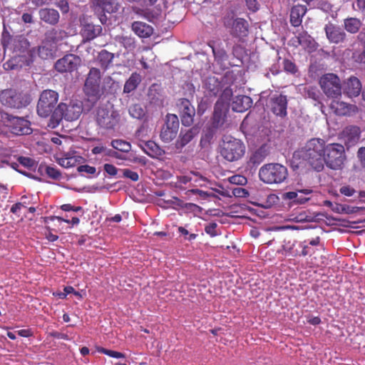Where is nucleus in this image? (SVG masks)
<instances>
[{
    "label": "nucleus",
    "instance_id": "nucleus-1",
    "mask_svg": "<svg viewBox=\"0 0 365 365\" xmlns=\"http://www.w3.org/2000/svg\"><path fill=\"white\" fill-rule=\"evenodd\" d=\"M327 145L321 138H312L298 152L299 158L306 161L313 170L322 171L324 168V153Z\"/></svg>",
    "mask_w": 365,
    "mask_h": 365
},
{
    "label": "nucleus",
    "instance_id": "nucleus-2",
    "mask_svg": "<svg viewBox=\"0 0 365 365\" xmlns=\"http://www.w3.org/2000/svg\"><path fill=\"white\" fill-rule=\"evenodd\" d=\"M288 169L282 164L271 163L263 165L259 170V178L264 183L273 185L284 182L288 178Z\"/></svg>",
    "mask_w": 365,
    "mask_h": 365
},
{
    "label": "nucleus",
    "instance_id": "nucleus-3",
    "mask_svg": "<svg viewBox=\"0 0 365 365\" xmlns=\"http://www.w3.org/2000/svg\"><path fill=\"white\" fill-rule=\"evenodd\" d=\"M82 110V106L79 103L71 102L69 104L61 103L54 110L48 125L55 128L63 118L68 121L76 120L80 117Z\"/></svg>",
    "mask_w": 365,
    "mask_h": 365
},
{
    "label": "nucleus",
    "instance_id": "nucleus-4",
    "mask_svg": "<svg viewBox=\"0 0 365 365\" xmlns=\"http://www.w3.org/2000/svg\"><path fill=\"white\" fill-rule=\"evenodd\" d=\"M246 146L240 139L230 135L223 137L220 145V155L228 162H236L245 155Z\"/></svg>",
    "mask_w": 365,
    "mask_h": 365
},
{
    "label": "nucleus",
    "instance_id": "nucleus-5",
    "mask_svg": "<svg viewBox=\"0 0 365 365\" xmlns=\"http://www.w3.org/2000/svg\"><path fill=\"white\" fill-rule=\"evenodd\" d=\"M324 164L332 170H341L346 160L344 148L339 143L327 144L324 153Z\"/></svg>",
    "mask_w": 365,
    "mask_h": 365
},
{
    "label": "nucleus",
    "instance_id": "nucleus-6",
    "mask_svg": "<svg viewBox=\"0 0 365 365\" xmlns=\"http://www.w3.org/2000/svg\"><path fill=\"white\" fill-rule=\"evenodd\" d=\"M120 115L113 106L99 107L96 113L97 124L102 128L112 130L118 125Z\"/></svg>",
    "mask_w": 365,
    "mask_h": 365
},
{
    "label": "nucleus",
    "instance_id": "nucleus-7",
    "mask_svg": "<svg viewBox=\"0 0 365 365\" xmlns=\"http://www.w3.org/2000/svg\"><path fill=\"white\" fill-rule=\"evenodd\" d=\"M58 101V93L53 90L43 91L37 103V113L42 118L52 115Z\"/></svg>",
    "mask_w": 365,
    "mask_h": 365
},
{
    "label": "nucleus",
    "instance_id": "nucleus-8",
    "mask_svg": "<svg viewBox=\"0 0 365 365\" xmlns=\"http://www.w3.org/2000/svg\"><path fill=\"white\" fill-rule=\"evenodd\" d=\"M101 74L99 69L91 68L86 79L83 91L90 101H96L101 96Z\"/></svg>",
    "mask_w": 365,
    "mask_h": 365
},
{
    "label": "nucleus",
    "instance_id": "nucleus-9",
    "mask_svg": "<svg viewBox=\"0 0 365 365\" xmlns=\"http://www.w3.org/2000/svg\"><path fill=\"white\" fill-rule=\"evenodd\" d=\"M320 87L324 93L331 98H336L341 94V83L339 78L334 73H326L319 79Z\"/></svg>",
    "mask_w": 365,
    "mask_h": 365
},
{
    "label": "nucleus",
    "instance_id": "nucleus-10",
    "mask_svg": "<svg viewBox=\"0 0 365 365\" xmlns=\"http://www.w3.org/2000/svg\"><path fill=\"white\" fill-rule=\"evenodd\" d=\"M4 123L9 131L14 135H29L32 133L31 123L25 118L6 114Z\"/></svg>",
    "mask_w": 365,
    "mask_h": 365
},
{
    "label": "nucleus",
    "instance_id": "nucleus-11",
    "mask_svg": "<svg viewBox=\"0 0 365 365\" xmlns=\"http://www.w3.org/2000/svg\"><path fill=\"white\" fill-rule=\"evenodd\" d=\"M0 102L5 106L13 108L25 107L29 101L21 93L12 89H6L0 92Z\"/></svg>",
    "mask_w": 365,
    "mask_h": 365
},
{
    "label": "nucleus",
    "instance_id": "nucleus-12",
    "mask_svg": "<svg viewBox=\"0 0 365 365\" xmlns=\"http://www.w3.org/2000/svg\"><path fill=\"white\" fill-rule=\"evenodd\" d=\"M179 119L175 114H168L161 128V140L170 142L177 135L179 130Z\"/></svg>",
    "mask_w": 365,
    "mask_h": 365
},
{
    "label": "nucleus",
    "instance_id": "nucleus-13",
    "mask_svg": "<svg viewBox=\"0 0 365 365\" xmlns=\"http://www.w3.org/2000/svg\"><path fill=\"white\" fill-rule=\"evenodd\" d=\"M1 42L4 47L13 49L20 53L25 52L29 48V42L23 36L11 38L8 32L4 31L1 36Z\"/></svg>",
    "mask_w": 365,
    "mask_h": 365
},
{
    "label": "nucleus",
    "instance_id": "nucleus-14",
    "mask_svg": "<svg viewBox=\"0 0 365 365\" xmlns=\"http://www.w3.org/2000/svg\"><path fill=\"white\" fill-rule=\"evenodd\" d=\"M287 98L282 93L272 94L267 102V107L277 116L284 118L287 115Z\"/></svg>",
    "mask_w": 365,
    "mask_h": 365
},
{
    "label": "nucleus",
    "instance_id": "nucleus-15",
    "mask_svg": "<svg viewBox=\"0 0 365 365\" xmlns=\"http://www.w3.org/2000/svg\"><path fill=\"white\" fill-rule=\"evenodd\" d=\"M225 25L229 29L230 34L240 40H243L249 34V24L244 19H230L225 23Z\"/></svg>",
    "mask_w": 365,
    "mask_h": 365
},
{
    "label": "nucleus",
    "instance_id": "nucleus-16",
    "mask_svg": "<svg viewBox=\"0 0 365 365\" xmlns=\"http://www.w3.org/2000/svg\"><path fill=\"white\" fill-rule=\"evenodd\" d=\"M176 105L180 114L182 124L187 127L192 125L195 115L194 106L186 98L179 99Z\"/></svg>",
    "mask_w": 365,
    "mask_h": 365
},
{
    "label": "nucleus",
    "instance_id": "nucleus-17",
    "mask_svg": "<svg viewBox=\"0 0 365 365\" xmlns=\"http://www.w3.org/2000/svg\"><path fill=\"white\" fill-rule=\"evenodd\" d=\"M229 76H225L220 78L210 76L205 78L203 81V88H205L210 95L217 96L226 84L228 83Z\"/></svg>",
    "mask_w": 365,
    "mask_h": 365
},
{
    "label": "nucleus",
    "instance_id": "nucleus-18",
    "mask_svg": "<svg viewBox=\"0 0 365 365\" xmlns=\"http://www.w3.org/2000/svg\"><path fill=\"white\" fill-rule=\"evenodd\" d=\"M80 63L81 59L78 56L68 54L56 62L55 68L60 73L72 72L78 68Z\"/></svg>",
    "mask_w": 365,
    "mask_h": 365
},
{
    "label": "nucleus",
    "instance_id": "nucleus-19",
    "mask_svg": "<svg viewBox=\"0 0 365 365\" xmlns=\"http://www.w3.org/2000/svg\"><path fill=\"white\" fill-rule=\"evenodd\" d=\"M324 29L327 39L331 43H341L346 39V32L341 27L333 23L329 22L327 24Z\"/></svg>",
    "mask_w": 365,
    "mask_h": 365
},
{
    "label": "nucleus",
    "instance_id": "nucleus-20",
    "mask_svg": "<svg viewBox=\"0 0 365 365\" xmlns=\"http://www.w3.org/2000/svg\"><path fill=\"white\" fill-rule=\"evenodd\" d=\"M199 129L197 127H192L188 130H181L178 139L175 143V152L181 150L186 145L197 135Z\"/></svg>",
    "mask_w": 365,
    "mask_h": 365
},
{
    "label": "nucleus",
    "instance_id": "nucleus-21",
    "mask_svg": "<svg viewBox=\"0 0 365 365\" xmlns=\"http://www.w3.org/2000/svg\"><path fill=\"white\" fill-rule=\"evenodd\" d=\"M54 50L55 46L53 42L45 39L37 49L34 48L31 50L30 52L31 56H34L37 54L42 59H48L53 57Z\"/></svg>",
    "mask_w": 365,
    "mask_h": 365
},
{
    "label": "nucleus",
    "instance_id": "nucleus-22",
    "mask_svg": "<svg viewBox=\"0 0 365 365\" xmlns=\"http://www.w3.org/2000/svg\"><path fill=\"white\" fill-rule=\"evenodd\" d=\"M93 6L96 12L115 13L119 9L118 0H93Z\"/></svg>",
    "mask_w": 365,
    "mask_h": 365
},
{
    "label": "nucleus",
    "instance_id": "nucleus-23",
    "mask_svg": "<svg viewBox=\"0 0 365 365\" xmlns=\"http://www.w3.org/2000/svg\"><path fill=\"white\" fill-rule=\"evenodd\" d=\"M56 161L61 167L70 168L81 164L83 161V158L76 153L68 152L63 153L61 157H58Z\"/></svg>",
    "mask_w": 365,
    "mask_h": 365
},
{
    "label": "nucleus",
    "instance_id": "nucleus-24",
    "mask_svg": "<svg viewBox=\"0 0 365 365\" xmlns=\"http://www.w3.org/2000/svg\"><path fill=\"white\" fill-rule=\"evenodd\" d=\"M361 91V83L355 76H351L344 83V92L349 97H356Z\"/></svg>",
    "mask_w": 365,
    "mask_h": 365
},
{
    "label": "nucleus",
    "instance_id": "nucleus-25",
    "mask_svg": "<svg viewBox=\"0 0 365 365\" xmlns=\"http://www.w3.org/2000/svg\"><path fill=\"white\" fill-rule=\"evenodd\" d=\"M252 105V98L244 95L235 96L231 104L232 110L238 113H242L248 110L251 108Z\"/></svg>",
    "mask_w": 365,
    "mask_h": 365
},
{
    "label": "nucleus",
    "instance_id": "nucleus-26",
    "mask_svg": "<svg viewBox=\"0 0 365 365\" xmlns=\"http://www.w3.org/2000/svg\"><path fill=\"white\" fill-rule=\"evenodd\" d=\"M269 148L267 145H262L250 158L249 165L256 167L262 163L269 154Z\"/></svg>",
    "mask_w": 365,
    "mask_h": 365
},
{
    "label": "nucleus",
    "instance_id": "nucleus-27",
    "mask_svg": "<svg viewBox=\"0 0 365 365\" xmlns=\"http://www.w3.org/2000/svg\"><path fill=\"white\" fill-rule=\"evenodd\" d=\"M330 108L336 115L340 116L349 115L355 109V106L342 101H333Z\"/></svg>",
    "mask_w": 365,
    "mask_h": 365
},
{
    "label": "nucleus",
    "instance_id": "nucleus-28",
    "mask_svg": "<svg viewBox=\"0 0 365 365\" xmlns=\"http://www.w3.org/2000/svg\"><path fill=\"white\" fill-rule=\"evenodd\" d=\"M102 32V27L100 25L93 24H84L81 29V35L86 41H91L99 36Z\"/></svg>",
    "mask_w": 365,
    "mask_h": 365
},
{
    "label": "nucleus",
    "instance_id": "nucleus-29",
    "mask_svg": "<svg viewBox=\"0 0 365 365\" xmlns=\"http://www.w3.org/2000/svg\"><path fill=\"white\" fill-rule=\"evenodd\" d=\"M307 12V7L304 5L294 6L290 11V23L293 26H299L302 21V17Z\"/></svg>",
    "mask_w": 365,
    "mask_h": 365
},
{
    "label": "nucleus",
    "instance_id": "nucleus-30",
    "mask_svg": "<svg viewBox=\"0 0 365 365\" xmlns=\"http://www.w3.org/2000/svg\"><path fill=\"white\" fill-rule=\"evenodd\" d=\"M361 130L356 125L346 126L343 130V135L346 139L348 143L354 145L358 142L360 138Z\"/></svg>",
    "mask_w": 365,
    "mask_h": 365
},
{
    "label": "nucleus",
    "instance_id": "nucleus-31",
    "mask_svg": "<svg viewBox=\"0 0 365 365\" xmlns=\"http://www.w3.org/2000/svg\"><path fill=\"white\" fill-rule=\"evenodd\" d=\"M163 4L165 12L163 26L168 25V27H170V24H174L178 21L175 14L173 13V2H168L167 0H163Z\"/></svg>",
    "mask_w": 365,
    "mask_h": 365
},
{
    "label": "nucleus",
    "instance_id": "nucleus-32",
    "mask_svg": "<svg viewBox=\"0 0 365 365\" xmlns=\"http://www.w3.org/2000/svg\"><path fill=\"white\" fill-rule=\"evenodd\" d=\"M226 115L221 106H215L213 116L212 118V127L215 129L221 128L225 122Z\"/></svg>",
    "mask_w": 365,
    "mask_h": 365
},
{
    "label": "nucleus",
    "instance_id": "nucleus-33",
    "mask_svg": "<svg viewBox=\"0 0 365 365\" xmlns=\"http://www.w3.org/2000/svg\"><path fill=\"white\" fill-rule=\"evenodd\" d=\"M362 26L361 21L356 17H348L344 19L343 27L349 34L358 33Z\"/></svg>",
    "mask_w": 365,
    "mask_h": 365
},
{
    "label": "nucleus",
    "instance_id": "nucleus-34",
    "mask_svg": "<svg viewBox=\"0 0 365 365\" xmlns=\"http://www.w3.org/2000/svg\"><path fill=\"white\" fill-rule=\"evenodd\" d=\"M141 81L142 77L140 73L137 72L133 73L124 84L123 93H130L135 91L140 83Z\"/></svg>",
    "mask_w": 365,
    "mask_h": 365
},
{
    "label": "nucleus",
    "instance_id": "nucleus-35",
    "mask_svg": "<svg viewBox=\"0 0 365 365\" xmlns=\"http://www.w3.org/2000/svg\"><path fill=\"white\" fill-rule=\"evenodd\" d=\"M132 29L138 36L146 38L153 34V28L145 23L135 21L132 24Z\"/></svg>",
    "mask_w": 365,
    "mask_h": 365
},
{
    "label": "nucleus",
    "instance_id": "nucleus-36",
    "mask_svg": "<svg viewBox=\"0 0 365 365\" xmlns=\"http://www.w3.org/2000/svg\"><path fill=\"white\" fill-rule=\"evenodd\" d=\"M297 42L304 48L313 50L315 48L314 39L307 34V31H302L296 36Z\"/></svg>",
    "mask_w": 365,
    "mask_h": 365
},
{
    "label": "nucleus",
    "instance_id": "nucleus-37",
    "mask_svg": "<svg viewBox=\"0 0 365 365\" xmlns=\"http://www.w3.org/2000/svg\"><path fill=\"white\" fill-rule=\"evenodd\" d=\"M39 15L41 20L50 24H56L59 19L58 12L51 9H43L40 10Z\"/></svg>",
    "mask_w": 365,
    "mask_h": 365
},
{
    "label": "nucleus",
    "instance_id": "nucleus-38",
    "mask_svg": "<svg viewBox=\"0 0 365 365\" xmlns=\"http://www.w3.org/2000/svg\"><path fill=\"white\" fill-rule=\"evenodd\" d=\"M114 56V53L108 52L106 50H102L99 52L98 56V60L101 66L104 69H107L111 65Z\"/></svg>",
    "mask_w": 365,
    "mask_h": 365
},
{
    "label": "nucleus",
    "instance_id": "nucleus-39",
    "mask_svg": "<svg viewBox=\"0 0 365 365\" xmlns=\"http://www.w3.org/2000/svg\"><path fill=\"white\" fill-rule=\"evenodd\" d=\"M143 151L153 158H158L160 147L154 141L149 140L142 145Z\"/></svg>",
    "mask_w": 365,
    "mask_h": 365
},
{
    "label": "nucleus",
    "instance_id": "nucleus-40",
    "mask_svg": "<svg viewBox=\"0 0 365 365\" xmlns=\"http://www.w3.org/2000/svg\"><path fill=\"white\" fill-rule=\"evenodd\" d=\"M212 53L215 56V61L220 64L221 67L225 69L227 68V62L228 61V55L227 52L222 48H215L212 46Z\"/></svg>",
    "mask_w": 365,
    "mask_h": 365
},
{
    "label": "nucleus",
    "instance_id": "nucleus-41",
    "mask_svg": "<svg viewBox=\"0 0 365 365\" xmlns=\"http://www.w3.org/2000/svg\"><path fill=\"white\" fill-rule=\"evenodd\" d=\"M111 145L114 149L124 153H128L131 149L130 144L123 140H113L111 141Z\"/></svg>",
    "mask_w": 365,
    "mask_h": 365
},
{
    "label": "nucleus",
    "instance_id": "nucleus-42",
    "mask_svg": "<svg viewBox=\"0 0 365 365\" xmlns=\"http://www.w3.org/2000/svg\"><path fill=\"white\" fill-rule=\"evenodd\" d=\"M298 192L303 193L304 195H309L312 192V190L310 189H303V190H296L295 191H290L284 192L282 195L284 199L286 200H292L296 202V199L297 197Z\"/></svg>",
    "mask_w": 365,
    "mask_h": 365
},
{
    "label": "nucleus",
    "instance_id": "nucleus-43",
    "mask_svg": "<svg viewBox=\"0 0 365 365\" xmlns=\"http://www.w3.org/2000/svg\"><path fill=\"white\" fill-rule=\"evenodd\" d=\"M130 115L136 119H140L145 115V111L141 106L138 104L133 105L129 108Z\"/></svg>",
    "mask_w": 365,
    "mask_h": 365
},
{
    "label": "nucleus",
    "instance_id": "nucleus-44",
    "mask_svg": "<svg viewBox=\"0 0 365 365\" xmlns=\"http://www.w3.org/2000/svg\"><path fill=\"white\" fill-rule=\"evenodd\" d=\"M304 95L314 101H318L320 98L319 91L314 86H308L304 88Z\"/></svg>",
    "mask_w": 365,
    "mask_h": 365
},
{
    "label": "nucleus",
    "instance_id": "nucleus-45",
    "mask_svg": "<svg viewBox=\"0 0 365 365\" xmlns=\"http://www.w3.org/2000/svg\"><path fill=\"white\" fill-rule=\"evenodd\" d=\"M230 78L229 77L228 83L222 88L221 97L224 101H229L233 94V88L230 84Z\"/></svg>",
    "mask_w": 365,
    "mask_h": 365
},
{
    "label": "nucleus",
    "instance_id": "nucleus-46",
    "mask_svg": "<svg viewBox=\"0 0 365 365\" xmlns=\"http://www.w3.org/2000/svg\"><path fill=\"white\" fill-rule=\"evenodd\" d=\"M45 172L48 177L53 180H59L61 177L60 171L54 167L46 166Z\"/></svg>",
    "mask_w": 365,
    "mask_h": 365
},
{
    "label": "nucleus",
    "instance_id": "nucleus-47",
    "mask_svg": "<svg viewBox=\"0 0 365 365\" xmlns=\"http://www.w3.org/2000/svg\"><path fill=\"white\" fill-rule=\"evenodd\" d=\"M159 86L158 84H153L148 91V96L152 102L155 103L159 98L158 91Z\"/></svg>",
    "mask_w": 365,
    "mask_h": 365
},
{
    "label": "nucleus",
    "instance_id": "nucleus-48",
    "mask_svg": "<svg viewBox=\"0 0 365 365\" xmlns=\"http://www.w3.org/2000/svg\"><path fill=\"white\" fill-rule=\"evenodd\" d=\"M284 69L285 71L294 74L297 72V68L296 65L288 59H284L283 61Z\"/></svg>",
    "mask_w": 365,
    "mask_h": 365
},
{
    "label": "nucleus",
    "instance_id": "nucleus-49",
    "mask_svg": "<svg viewBox=\"0 0 365 365\" xmlns=\"http://www.w3.org/2000/svg\"><path fill=\"white\" fill-rule=\"evenodd\" d=\"M19 163L25 168H32L35 165V161L28 157L20 156L18 158Z\"/></svg>",
    "mask_w": 365,
    "mask_h": 365
},
{
    "label": "nucleus",
    "instance_id": "nucleus-50",
    "mask_svg": "<svg viewBox=\"0 0 365 365\" xmlns=\"http://www.w3.org/2000/svg\"><path fill=\"white\" fill-rule=\"evenodd\" d=\"M317 7L324 12H329L332 10L333 5L327 0H319L317 4Z\"/></svg>",
    "mask_w": 365,
    "mask_h": 365
},
{
    "label": "nucleus",
    "instance_id": "nucleus-51",
    "mask_svg": "<svg viewBox=\"0 0 365 365\" xmlns=\"http://www.w3.org/2000/svg\"><path fill=\"white\" fill-rule=\"evenodd\" d=\"M122 172H123V176L126 178H129L134 182H136L139 180V175H138V173H136L135 171H133L129 169H123V170H122Z\"/></svg>",
    "mask_w": 365,
    "mask_h": 365
},
{
    "label": "nucleus",
    "instance_id": "nucleus-52",
    "mask_svg": "<svg viewBox=\"0 0 365 365\" xmlns=\"http://www.w3.org/2000/svg\"><path fill=\"white\" fill-rule=\"evenodd\" d=\"M100 352L106 354V355H108L110 357H113V358H116V359H120V358H124L125 357V355L120 352H118V351H113V350H109V349H104V348H101L100 350H99Z\"/></svg>",
    "mask_w": 365,
    "mask_h": 365
},
{
    "label": "nucleus",
    "instance_id": "nucleus-53",
    "mask_svg": "<svg viewBox=\"0 0 365 365\" xmlns=\"http://www.w3.org/2000/svg\"><path fill=\"white\" fill-rule=\"evenodd\" d=\"M79 173H86L88 174L93 175L96 172L95 167L90 166L88 165H80L77 168Z\"/></svg>",
    "mask_w": 365,
    "mask_h": 365
},
{
    "label": "nucleus",
    "instance_id": "nucleus-54",
    "mask_svg": "<svg viewBox=\"0 0 365 365\" xmlns=\"http://www.w3.org/2000/svg\"><path fill=\"white\" fill-rule=\"evenodd\" d=\"M217 223L211 222L205 226V231L207 234L210 235L212 237H215L217 235L216 232Z\"/></svg>",
    "mask_w": 365,
    "mask_h": 365
},
{
    "label": "nucleus",
    "instance_id": "nucleus-55",
    "mask_svg": "<svg viewBox=\"0 0 365 365\" xmlns=\"http://www.w3.org/2000/svg\"><path fill=\"white\" fill-rule=\"evenodd\" d=\"M247 9L252 11H256L259 9V4L257 0H245Z\"/></svg>",
    "mask_w": 365,
    "mask_h": 365
},
{
    "label": "nucleus",
    "instance_id": "nucleus-56",
    "mask_svg": "<svg viewBox=\"0 0 365 365\" xmlns=\"http://www.w3.org/2000/svg\"><path fill=\"white\" fill-rule=\"evenodd\" d=\"M357 158L359 160L361 167L365 169V147L359 148L357 151Z\"/></svg>",
    "mask_w": 365,
    "mask_h": 365
},
{
    "label": "nucleus",
    "instance_id": "nucleus-57",
    "mask_svg": "<svg viewBox=\"0 0 365 365\" xmlns=\"http://www.w3.org/2000/svg\"><path fill=\"white\" fill-rule=\"evenodd\" d=\"M61 209L65 212H68V211H73V212H79V211H81L83 210V208L80 206H73L71 204H64V205H62L61 206Z\"/></svg>",
    "mask_w": 365,
    "mask_h": 365
},
{
    "label": "nucleus",
    "instance_id": "nucleus-58",
    "mask_svg": "<svg viewBox=\"0 0 365 365\" xmlns=\"http://www.w3.org/2000/svg\"><path fill=\"white\" fill-rule=\"evenodd\" d=\"M340 192L345 196H353L356 193V190L350 186H343L340 188Z\"/></svg>",
    "mask_w": 365,
    "mask_h": 365
},
{
    "label": "nucleus",
    "instance_id": "nucleus-59",
    "mask_svg": "<svg viewBox=\"0 0 365 365\" xmlns=\"http://www.w3.org/2000/svg\"><path fill=\"white\" fill-rule=\"evenodd\" d=\"M104 170L110 175L114 176L117 174V168L111 164L106 163L104 165Z\"/></svg>",
    "mask_w": 365,
    "mask_h": 365
},
{
    "label": "nucleus",
    "instance_id": "nucleus-60",
    "mask_svg": "<svg viewBox=\"0 0 365 365\" xmlns=\"http://www.w3.org/2000/svg\"><path fill=\"white\" fill-rule=\"evenodd\" d=\"M92 153L97 155L102 153H106V155H110L111 150H107L103 145L96 146L92 149Z\"/></svg>",
    "mask_w": 365,
    "mask_h": 365
},
{
    "label": "nucleus",
    "instance_id": "nucleus-61",
    "mask_svg": "<svg viewBox=\"0 0 365 365\" xmlns=\"http://www.w3.org/2000/svg\"><path fill=\"white\" fill-rule=\"evenodd\" d=\"M360 210L358 207H354L345 205L344 208V213L345 214H353L357 212Z\"/></svg>",
    "mask_w": 365,
    "mask_h": 365
},
{
    "label": "nucleus",
    "instance_id": "nucleus-62",
    "mask_svg": "<svg viewBox=\"0 0 365 365\" xmlns=\"http://www.w3.org/2000/svg\"><path fill=\"white\" fill-rule=\"evenodd\" d=\"M58 219V221H63L66 223H71L72 225H78L79 222H80V220L78 217H72L71 220H65L61 217H56Z\"/></svg>",
    "mask_w": 365,
    "mask_h": 365
},
{
    "label": "nucleus",
    "instance_id": "nucleus-63",
    "mask_svg": "<svg viewBox=\"0 0 365 365\" xmlns=\"http://www.w3.org/2000/svg\"><path fill=\"white\" fill-rule=\"evenodd\" d=\"M24 203H26V202L15 203L11 207V212L14 214L18 213L21 208L24 206Z\"/></svg>",
    "mask_w": 365,
    "mask_h": 365
},
{
    "label": "nucleus",
    "instance_id": "nucleus-64",
    "mask_svg": "<svg viewBox=\"0 0 365 365\" xmlns=\"http://www.w3.org/2000/svg\"><path fill=\"white\" fill-rule=\"evenodd\" d=\"M344 205H345L335 203L331 207V210L337 213H344Z\"/></svg>",
    "mask_w": 365,
    "mask_h": 365
}]
</instances>
